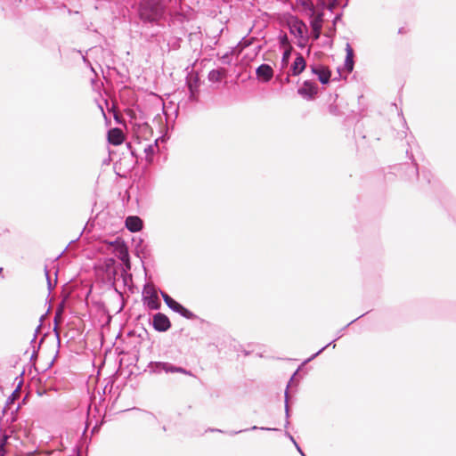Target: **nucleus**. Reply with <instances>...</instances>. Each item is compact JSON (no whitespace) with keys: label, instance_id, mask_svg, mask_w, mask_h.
Segmentation results:
<instances>
[{"label":"nucleus","instance_id":"nucleus-15","mask_svg":"<svg viewBox=\"0 0 456 456\" xmlns=\"http://www.w3.org/2000/svg\"><path fill=\"white\" fill-rule=\"evenodd\" d=\"M346 60H345V69L349 74L353 71L354 66V50L349 43L346 45Z\"/></svg>","mask_w":456,"mask_h":456},{"label":"nucleus","instance_id":"nucleus-33","mask_svg":"<svg viewBox=\"0 0 456 456\" xmlns=\"http://www.w3.org/2000/svg\"><path fill=\"white\" fill-rule=\"evenodd\" d=\"M140 129L144 134L151 133V127L147 123H143L142 126H140Z\"/></svg>","mask_w":456,"mask_h":456},{"label":"nucleus","instance_id":"nucleus-30","mask_svg":"<svg viewBox=\"0 0 456 456\" xmlns=\"http://www.w3.org/2000/svg\"><path fill=\"white\" fill-rule=\"evenodd\" d=\"M45 276H46V280H47V287H48V289L49 291H52L56 284V279L54 281V283L53 284L52 281H51V279L49 277V271L47 270V267L45 266Z\"/></svg>","mask_w":456,"mask_h":456},{"label":"nucleus","instance_id":"nucleus-24","mask_svg":"<svg viewBox=\"0 0 456 456\" xmlns=\"http://www.w3.org/2000/svg\"><path fill=\"white\" fill-rule=\"evenodd\" d=\"M235 49H236L235 47H232L231 49V51L227 52L224 54H223L222 56H220V60H221L223 64H224V65H230L231 64V61H232L231 56L234 53Z\"/></svg>","mask_w":456,"mask_h":456},{"label":"nucleus","instance_id":"nucleus-9","mask_svg":"<svg viewBox=\"0 0 456 456\" xmlns=\"http://www.w3.org/2000/svg\"><path fill=\"white\" fill-rule=\"evenodd\" d=\"M187 86L189 90V100L191 102L198 101L200 79L198 76H191L187 79Z\"/></svg>","mask_w":456,"mask_h":456},{"label":"nucleus","instance_id":"nucleus-35","mask_svg":"<svg viewBox=\"0 0 456 456\" xmlns=\"http://www.w3.org/2000/svg\"><path fill=\"white\" fill-rule=\"evenodd\" d=\"M342 18V12H339L338 14H336V16L334 17L333 20H332V30L333 32H336V24L338 21H339Z\"/></svg>","mask_w":456,"mask_h":456},{"label":"nucleus","instance_id":"nucleus-52","mask_svg":"<svg viewBox=\"0 0 456 456\" xmlns=\"http://www.w3.org/2000/svg\"><path fill=\"white\" fill-rule=\"evenodd\" d=\"M455 313H456V305H455Z\"/></svg>","mask_w":456,"mask_h":456},{"label":"nucleus","instance_id":"nucleus-23","mask_svg":"<svg viewBox=\"0 0 456 456\" xmlns=\"http://www.w3.org/2000/svg\"><path fill=\"white\" fill-rule=\"evenodd\" d=\"M398 116H399V118L401 119L402 126H403V130L401 131V132H398L397 135L401 139L407 138V130L409 128L406 126V122H405L404 118L403 117L402 111L400 113H398Z\"/></svg>","mask_w":456,"mask_h":456},{"label":"nucleus","instance_id":"nucleus-7","mask_svg":"<svg viewBox=\"0 0 456 456\" xmlns=\"http://www.w3.org/2000/svg\"><path fill=\"white\" fill-rule=\"evenodd\" d=\"M311 18L310 26L312 28V36L314 40H317L322 33L323 12L315 13L314 16H311Z\"/></svg>","mask_w":456,"mask_h":456},{"label":"nucleus","instance_id":"nucleus-46","mask_svg":"<svg viewBox=\"0 0 456 456\" xmlns=\"http://www.w3.org/2000/svg\"><path fill=\"white\" fill-rule=\"evenodd\" d=\"M406 144L408 145V147L411 148V142H410V141L408 139L406 140Z\"/></svg>","mask_w":456,"mask_h":456},{"label":"nucleus","instance_id":"nucleus-2","mask_svg":"<svg viewBox=\"0 0 456 456\" xmlns=\"http://www.w3.org/2000/svg\"><path fill=\"white\" fill-rule=\"evenodd\" d=\"M434 203L441 204L447 212L448 216L456 224V202L445 190L438 191Z\"/></svg>","mask_w":456,"mask_h":456},{"label":"nucleus","instance_id":"nucleus-20","mask_svg":"<svg viewBox=\"0 0 456 456\" xmlns=\"http://www.w3.org/2000/svg\"><path fill=\"white\" fill-rule=\"evenodd\" d=\"M22 381L20 380L18 384V387L12 393V395L7 398V401H6V405L4 406V410H3V413L4 414L6 410H7V407L10 405V404H12L14 403V401L18 398L19 396V388L21 385Z\"/></svg>","mask_w":456,"mask_h":456},{"label":"nucleus","instance_id":"nucleus-31","mask_svg":"<svg viewBox=\"0 0 456 456\" xmlns=\"http://www.w3.org/2000/svg\"><path fill=\"white\" fill-rule=\"evenodd\" d=\"M285 436H286L287 437H289V440L293 443V445H295V447H296V449L297 450V452H301V448H300V446L298 445V444L297 443V441L295 440V438L291 436V434H290V433H289V432H286V433H285Z\"/></svg>","mask_w":456,"mask_h":456},{"label":"nucleus","instance_id":"nucleus-36","mask_svg":"<svg viewBox=\"0 0 456 456\" xmlns=\"http://www.w3.org/2000/svg\"><path fill=\"white\" fill-rule=\"evenodd\" d=\"M250 45L249 41H244V38H242L241 41L238 43L237 47H240V52L242 51L244 48L248 47Z\"/></svg>","mask_w":456,"mask_h":456},{"label":"nucleus","instance_id":"nucleus-10","mask_svg":"<svg viewBox=\"0 0 456 456\" xmlns=\"http://www.w3.org/2000/svg\"><path fill=\"white\" fill-rule=\"evenodd\" d=\"M256 74L258 79L263 82H269L273 77V69L269 64H261L256 69Z\"/></svg>","mask_w":456,"mask_h":456},{"label":"nucleus","instance_id":"nucleus-47","mask_svg":"<svg viewBox=\"0 0 456 456\" xmlns=\"http://www.w3.org/2000/svg\"><path fill=\"white\" fill-rule=\"evenodd\" d=\"M406 154L410 155V149L409 148L406 149Z\"/></svg>","mask_w":456,"mask_h":456},{"label":"nucleus","instance_id":"nucleus-48","mask_svg":"<svg viewBox=\"0 0 456 456\" xmlns=\"http://www.w3.org/2000/svg\"><path fill=\"white\" fill-rule=\"evenodd\" d=\"M403 28H401L398 30V33H399V34H402V33H403Z\"/></svg>","mask_w":456,"mask_h":456},{"label":"nucleus","instance_id":"nucleus-12","mask_svg":"<svg viewBox=\"0 0 456 456\" xmlns=\"http://www.w3.org/2000/svg\"><path fill=\"white\" fill-rule=\"evenodd\" d=\"M149 296L143 297V303L148 306L151 310H158L160 308L161 304L158 294L154 289H151V291L147 292Z\"/></svg>","mask_w":456,"mask_h":456},{"label":"nucleus","instance_id":"nucleus-14","mask_svg":"<svg viewBox=\"0 0 456 456\" xmlns=\"http://www.w3.org/2000/svg\"><path fill=\"white\" fill-rule=\"evenodd\" d=\"M311 69L314 74L318 76V79L322 85L330 83L331 72L327 68L312 66Z\"/></svg>","mask_w":456,"mask_h":456},{"label":"nucleus","instance_id":"nucleus-4","mask_svg":"<svg viewBox=\"0 0 456 456\" xmlns=\"http://www.w3.org/2000/svg\"><path fill=\"white\" fill-rule=\"evenodd\" d=\"M289 32L294 35L295 37H298V38H301V39H304V40H306L307 37H305L308 29H307V26L306 24L299 20L298 18L297 17H294L289 24Z\"/></svg>","mask_w":456,"mask_h":456},{"label":"nucleus","instance_id":"nucleus-18","mask_svg":"<svg viewBox=\"0 0 456 456\" xmlns=\"http://www.w3.org/2000/svg\"><path fill=\"white\" fill-rule=\"evenodd\" d=\"M161 297L166 305L174 312L177 313L181 307V304L172 298L167 293L160 291Z\"/></svg>","mask_w":456,"mask_h":456},{"label":"nucleus","instance_id":"nucleus-38","mask_svg":"<svg viewBox=\"0 0 456 456\" xmlns=\"http://www.w3.org/2000/svg\"><path fill=\"white\" fill-rule=\"evenodd\" d=\"M329 111H330V113H331L334 116L339 115V110L336 105H330Z\"/></svg>","mask_w":456,"mask_h":456},{"label":"nucleus","instance_id":"nucleus-21","mask_svg":"<svg viewBox=\"0 0 456 456\" xmlns=\"http://www.w3.org/2000/svg\"><path fill=\"white\" fill-rule=\"evenodd\" d=\"M177 314H179L181 316H183L188 320H194L197 318V315L194 313H192L191 311H190L183 305H181Z\"/></svg>","mask_w":456,"mask_h":456},{"label":"nucleus","instance_id":"nucleus-8","mask_svg":"<svg viewBox=\"0 0 456 456\" xmlns=\"http://www.w3.org/2000/svg\"><path fill=\"white\" fill-rule=\"evenodd\" d=\"M111 244L115 246L116 256L119 258L124 264H126L127 268H130L129 254L125 243L116 240Z\"/></svg>","mask_w":456,"mask_h":456},{"label":"nucleus","instance_id":"nucleus-19","mask_svg":"<svg viewBox=\"0 0 456 456\" xmlns=\"http://www.w3.org/2000/svg\"><path fill=\"white\" fill-rule=\"evenodd\" d=\"M258 429L259 430H265V431H277L278 430L277 428H273L252 426L249 428H245V429L237 430V431H230V432H228V435L235 436V435H238V434L242 433V432H247V431H249V430H258Z\"/></svg>","mask_w":456,"mask_h":456},{"label":"nucleus","instance_id":"nucleus-13","mask_svg":"<svg viewBox=\"0 0 456 456\" xmlns=\"http://www.w3.org/2000/svg\"><path fill=\"white\" fill-rule=\"evenodd\" d=\"M142 220L137 216H129L126 218V227L132 232H139L142 229Z\"/></svg>","mask_w":456,"mask_h":456},{"label":"nucleus","instance_id":"nucleus-42","mask_svg":"<svg viewBox=\"0 0 456 456\" xmlns=\"http://www.w3.org/2000/svg\"><path fill=\"white\" fill-rule=\"evenodd\" d=\"M39 329H40V325H38L37 328L36 329L34 338H32L31 343H33L35 341Z\"/></svg>","mask_w":456,"mask_h":456},{"label":"nucleus","instance_id":"nucleus-5","mask_svg":"<svg viewBox=\"0 0 456 456\" xmlns=\"http://www.w3.org/2000/svg\"><path fill=\"white\" fill-rule=\"evenodd\" d=\"M318 93L316 83L311 80H305L303 86L297 89V94L304 99L312 100Z\"/></svg>","mask_w":456,"mask_h":456},{"label":"nucleus","instance_id":"nucleus-44","mask_svg":"<svg viewBox=\"0 0 456 456\" xmlns=\"http://www.w3.org/2000/svg\"><path fill=\"white\" fill-rule=\"evenodd\" d=\"M36 357H37V352L34 351L33 354H31L30 360H33Z\"/></svg>","mask_w":456,"mask_h":456},{"label":"nucleus","instance_id":"nucleus-41","mask_svg":"<svg viewBox=\"0 0 456 456\" xmlns=\"http://www.w3.org/2000/svg\"><path fill=\"white\" fill-rule=\"evenodd\" d=\"M290 76H292V75L290 74V72H289L282 82L286 83V84L289 83V81H290L289 80V77Z\"/></svg>","mask_w":456,"mask_h":456},{"label":"nucleus","instance_id":"nucleus-25","mask_svg":"<svg viewBox=\"0 0 456 456\" xmlns=\"http://www.w3.org/2000/svg\"><path fill=\"white\" fill-rule=\"evenodd\" d=\"M291 52H292V47L291 46H289V48H287L283 52L282 58H281V66H282V68L286 67L289 64V58H290V55H291Z\"/></svg>","mask_w":456,"mask_h":456},{"label":"nucleus","instance_id":"nucleus-28","mask_svg":"<svg viewBox=\"0 0 456 456\" xmlns=\"http://www.w3.org/2000/svg\"><path fill=\"white\" fill-rule=\"evenodd\" d=\"M285 415H286L285 428H287L289 424V404H288V388L285 391Z\"/></svg>","mask_w":456,"mask_h":456},{"label":"nucleus","instance_id":"nucleus-40","mask_svg":"<svg viewBox=\"0 0 456 456\" xmlns=\"http://www.w3.org/2000/svg\"><path fill=\"white\" fill-rule=\"evenodd\" d=\"M281 44L282 45H289V39H288V37L286 35H284L283 37H281Z\"/></svg>","mask_w":456,"mask_h":456},{"label":"nucleus","instance_id":"nucleus-29","mask_svg":"<svg viewBox=\"0 0 456 456\" xmlns=\"http://www.w3.org/2000/svg\"><path fill=\"white\" fill-rule=\"evenodd\" d=\"M363 315H364V314H362L361 316H359V317H357V318L354 319V320H353V321H351L348 324H346L343 329H341L340 330H338V334H337V337H336V338H335V340L339 339V338L343 336V332H344V330H345L348 326H350L352 323L355 322L358 319H360L361 317H362Z\"/></svg>","mask_w":456,"mask_h":456},{"label":"nucleus","instance_id":"nucleus-22","mask_svg":"<svg viewBox=\"0 0 456 456\" xmlns=\"http://www.w3.org/2000/svg\"><path fill=\"white\" fill-rule=\"evenodd\" d=\"M335 339L332 340L331 342L328 343L326 346H324L323 347H322L318 352H316L315 354H314L312 356H310L308 359H306L304 363H306V362H311L312 360H314L316 356H318L321 353H322L326 348H328L329 346H332L333 348L336 347V344H335Z\"/></svg>","mask_w":456,"mask_h":456},{"label":"nucleus","instance_id":"nucleus-37","mask_svg":"<svg viewBox=\"0 0 456 456\" xmlns=\"http://www.w3.org/2000/svg\"><path fill=\"white\" fill-rule=\"evenodd\" d=\"M155 145H151V144H149L147 145L145 148H144V152L147 154V155H152L154 153V149H155Z\"/></svg>","mask_w":456,"mask_h":456},{"label":"nucleus","instance_id":"nucleus-45","mask_svg":"<svg viewBox=\"0 0 456 456\" xmlns=\"http://www.w3.org/2000/svg\"><path fill=\"white\" fill-rule=\"evenodd\" d=\"M210 431H212V432H223L221 429H218V428H213V429H210Z\"/></svg>","mask_w":456,"mask_h":456},{"label":"nucleus","instance_id":"nucleus-1","mask_svg":"<svg viewBox=\"0 0 456 456\" xmlns=\"http://www.w3.org/2000/svg\"><path fill=\"white\" fill-rule=\"evenodd\" d=\"M161 0H142L138 7V15L143 23H157L164 14Z\"/></svg>","mask_w":456,"mask_h":456},{"label":"nucleus","instance_id":"nucleus-43","mask_svg":"<svg viewBox=\"0 0 456 456\" xmlns=\"http://www.w3.org/2000/svg\"><path fill=\"white\" fill-rule=\"evenodd\" d=\"M335 33H336V32H333V30H332V27H331V28H330V30H329V33H328L326 36H328V37H331V36H332V35H334Z\"/></svg>","mask_w":456,"mask_h":456},{"label":"nucleus","instance_id":"nucleus-17","mask_svg":"<svg viewBox=\"0 0 456 456\" xmlns=\"http://www.w3.org/2000/svg\"><path fill=\"white\" fill-rule=\"evenodd\" d=\"M227 75L225 69H212L208 75V78L212 83L220 82Z\"/></svg>","mask_w":456,"mask_h":456},{"label":"nucleus","instance_id":"nucleus-34","mask_svg":"<svg viewBox=\"0 0 456 456\" xmlns=\"http://www.w3.org/2000/svg\"><path fill=\"white\" fill-rule=\"evenodd\" d=\"M62 310L61 309H59L56 313V315L54 317V322H55V326H54V329H53V331L56 335V337L58 338V340L60 341L59 339V331H58V328H57V317L61 314Z\"/></svg>","mask_w":456,"mask_h":456},{"label":"nucleus","instance_id":"nucleus-39","mask_svg":"<svg viewBox=\"0 0 456 456\" xmlns=\"http://www.w3.org/2000/svg\"><path fill=\"white\" fill-rule=\"evenodd\" d=\"M339 0H331L330 3L328 5V10L330 12H333V10L337 7L338 4Z\"/></svg>","mask_w":456,"mask_h":456},{"label":"nucleus","instance_id":"nucleus-32","mask_svg":"<svg viewBox=\"0 0 456 456\" xmlns=\"http://www.w3.org/2000/svg\"><path fill=\"white\" fill-rule=\"evenodd\" d=\"M8 436L4 435L0 440V456H4V446L6 444Z\"/></svg>","mask_w":456,"mask_h":456},{"label":"nucleus","instance_id":"nucleus-50","mask_svg":"<svg viewBox=\"0 0 456 456\" xmlns=\"http://www.w3.org/2000/svg\"><path fill=\"white\" fill-rule=\"evenodd\" d=\"M435 187H436V184H432V189H435Z\"/></svg>","mask_w":456,"mask_h":456},{"label":"nucleus","instance_id":"nucleus-26","mask_svg":"<svg viewBox=\"0 0 456 456\" xmlns=\"http://www.w3.org/2000/svg\"><path fill=\"white\" fill-rule=\"evenodd\" d=\"M300 4L310 11L311 16L315 14L314 5L311 3L310 0H300Z\"/></svg>","mask_w":456,"mask_h":456},{"label":"nucleus","instance_id":"nucleus-16","mask_svg":"<svg viewBox=\"0 0 456 456\" xmlns=\"http://www.w3.org/2000/svg\"><path fill=\"white\" fill-rule=\"evenodd\" d=\"M108 140L113 145H119L124 141V134L119 128H112L108 132Z\"/></svg>","mask_w":456,"mask_h":456},{"label":"nucleus","instance_id":"nucleus-6","mask_svg":"<svg viewBox=\"0 0 456 456\" xmlns=\"http://www.w3.org/2000/svg\"><path fill=\"white\" fill-rule=\"evenodd\" d=\"M152 326L155 330L159 332H165L170 329L171 322L166 314L157 313L153 315Z\"/></svg>","mask_w":456,"mask_h":456},{"label":"nucleus","instance_id":"nucleus-11","mask_svg":"<svg viewBox=\"0 0 456 456\" xmlns=\"http://www.w3.org/2000/svg\"><path fill=\"white\" fill-rule=\"evenodd\" d=\"M305 67L306 61L304 56L301 53H297L289 72L292 76H298L305 70Z\"/></svg>","mask_w":456,"mask_h":456},{"label":"nucleus","instance_id":"nucleus-51","mask_svg":"<svg viewBox=\"0 0 456 456\" xmlns=\"http://www.w3.org/2000/svg\"><path fill=\"white\" fill-rule=\"evenodd\" d=\"M2 271H3V268H2V267H0V273H2Z\"/></svg>","mask_w":456,"mask_h":456},{"label":"nucleus","instance_id":"nucleus-3","mask_svg":"<svg viewBox=\"0 0 456 456\" xmlns=\"http://www.w3.org/2000/svg\"><path fill=\"white\" fill-rule=\"evenodd\" d=\"M151 372L155 374L165 373H182L188 376H193L192 372L183 367L175 366L167 362H151L150 366Z\"/></svg>","mask_w":456,"mask_h":456},{"label":"nucleus","instance_id":"nucleus-49","mask_svg":"<svg viewBox=\"0 0 456 456\" xmlns=\"http://www.w3.org/2000/svg\"><path fill=\"white\" fill-rule=\"evenodd\" d=\"M302 456H305V454L304 453V452L301 450V452H299Z\"/></svg>","mask_w":456,"mask_h":456},{"label":"nucleus","instance_id":"nucleus-27","mask_svg":"<svg viewBox=\"0 0 456 456\" xmlns=\"http://www.w3.org/2000/svg\"><path fill=\"white\" fill-rule=\"evenodd\" d=\"M407 172L409 175L414 176L416 179L419 177V169L415 163H411V165H407Z\"/></svg>","mask_w":456,"mask_h":456}]
</instances>
